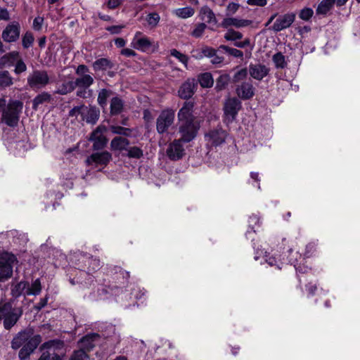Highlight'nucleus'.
I'll list each match as a JSON object with an SVG mask.
<instances>
[{
  "mask_svg": "<svg viewBox=\"0 0 360 360\" xmlns=\"http://www.w3.org/2000/svg\"><path fill=\"white\" fill-rule=\"evenodd\" d=\"M43 352L40 358L43 360H62L65 349L64 342L60 340H52L44 342L40 347Z\"/></svg>",
  "mask_w": 360,
  "mask_h": 360,
  "instance_id": "nucleus-1",
  "label": "nucleus"
},
{
  "mask_svg": "<svg viewBox=\"0 0 360 360\" xmlns=\"http://www.w3.org/2000/svg\"><path fill=\"white\" fill-rule=\"evenodd\" d=\"M76 259V267L87 274H91L101 267V262L97 258H94L87 253H78L75 256Z\"/></svg>",
  "mask_w": 360,
  "mask_h": 360,
  "instance_id": "nucleus-2",
  "label": "nucleus"
},
{
  "mask_svg": "<svg viewBox=\"0 0 360 360\" xmlns=\"http://www.w3.org/2000/svg\"><path fill=\"white\" fill-rule=\"evenodd\" d=\"M22 109V103L19 101H11L2 114L3 121L10 127L17 125L19 120V115Z\"/></svg>",
  "mask_w": 360,
  "mask_h": 360,
  "instance_id": "nucleus-3",
  "label": "nucleus"
},
{
  "mask_svg": "<svg viewBox=\"0 0 360 360\" xmlns=\"http://www.w3.org/2000/svg\"><path fill=\"white\" fill-rule=\"evenodd\" d=\"M16 257L8 252H3L0 255V281L10 278L13 274V268Z\"/></svg>",
  "mask_w": 360,
  "mask_h": 360,
  "instance_id": "nucleus-4",
  "label": "nucleus"
},
{
  "mask_svg": "<svg viewBox=\"0 0 360 360\" xmlns=\"http://www.w3.org/2000/svg\"><path fill=\"white\" fill-rule=\"evenodd\" d=\"M49 83V77L45 70H35L27 77V84L32 89H39Z\"/></svg>",
  "mask_w": 360,
  "mask_h": 360,
  "instance_id": "nucleus-5",
  "label": "nucleus"
},
{
  "mask_svg": "<svg viewBox=\"0 0 360 360\" xmlns=\"http://www.w3.org/2000/svg\"><path fill=\"white\" fill-rule=\"evenodd\" d=\"M227 133L222 128L210 129L205 134V141L207 147H217L226 141Z\"/></svg>",
  "mask_w": 360,
  "mask_h": 360,
  "instance_id": "nucleus-6",
  "label": "nucleus"
},
{
  "mask_svg": "<svg viewBox=\"0 0 360 360\" xmlns=\"http://www.w3.org/2000/svg\"><path fill=\"white\" fill-rule=\"evenodd\" d=\"M241 108V102L236 98H230L224 103V122L227 124L232 122Z\"/></svg>",
  "mask_w": 360,
  "mask_h": 360,
  "instance_id": "nucleus-7",
  "label": "nucleus"
},
{
  "mask_svg": "<svg viewBox=\"0 0 360 360\" xmlns=\"http://www.w3.org/2000/svg\"><path fill=\"white\" fill-rule=\"evenodd\" d=\"M89 72L88 68L84 65H79L77 70L76 74L79 76L73 82L75 87L78 88H89L94 83L93 77L87 74Z\"/></svg>",
  "mask_w": 360,
  "mask_h": 360,
  "instance_id": "nucleus-8",
  "label": "nucleus"
},
{
  "mask_svg": "<svg viewBox=\"0 0 360 360\" xmlns=\"http://www.w3.org/2000/svg\"><path fill=\"white\" fill-rule=\"evenodd\" d=\"M199 126L194 122L180 123L179 131L181 141L188 143L194 139L197 135Z\"/></svg>",
  "mask_w": 360,
  "mask_h": 360,
  "instance_id": "nucleus-9",
  "label": "nucleus"
},
{
  "mask_svg": "<svg viewBox=\"0 0 360 360\" xmlns=\"http://www.w3.org/2000/svg\"><path fill=\"white\" fill-rule=\"evenodd\" d=\"M106 127L103 125H99L91 134L89 141L93 142L94 150L103 149L107 144L108 139L104 136Z\"/></svg>",
  "mask_w": 360,
  "mask_h": 360,
  "instance_id": "nucleus-10",
  "label": "nucleus"
},
{
  "mask_svg": "<svg viewBox=\"0 0 360 360\" xmlns=\"http://www.w3.org/2000/svg\"><path fill=\"white\" fill-rule=\"evenodd\" d=\"M41 342L40 335H36L28 342L23 345L19 352L20 360H30V354L37 349Z\"/></svg>",
  "mask_w": 360,
  "mask_h": 360,
  "instance_id": "nucleus-11",
  "label": "nucleus"
},
{
  "mask_svg": "<svg viewBox=\"0 0 360 360\" xmlns=\"http://www.w3.org/2000/svg\"><path fill=\"white\" fill-rule=\"evenodd\" d=\"M34 330L32 328H27L24 330L19 332L11 341V347L13 349H18L21 346L25 345L34 337Z\"/></svg>",
  "mask_w": 360,
  "mask_h": 360,
  "instance_id": "nucleus-12",
  "label": "nucleus"
},
{
  "mask_svg": "<svg viewBox=\"0 0 360 360\" xmlns=\"http://www.w3.org/2000/svg\"><path fill=\"white\" fill-rule=\"evenodd\" d=\"M174 111L172 109H166L159 115V134L167 131L174 120Z\"/></svg>",
  "mask_w": 360,
  "mask_h": 360,
  "instance_id": "nucleus-13",
  "label": "nucleus"
},
{
  "mask_svg": "<svg viewBox=\"0 0 360 360\" xmlns=\"http://www.w3.org/2000/svg\"><path fill=\"white\" fill-rule=\"evenodd\" d=\"M184 148L180 139L174 140L167 149V155L172 160H178L184 155Z\"/></svg>",
  "mask_w": 360,
  "mask_h": 360,
  "instance_id": "nucleus-14",
  "label": "nucleus"
},
{
  "mask_svg": "<svg viewBox=\"0 0 360 360\" xmlns=\"http://www.w3.org/2000/svg\"><path fill=\"white\" fill-rule=\"evenodd\" d=\"M100 335L96 333H89L84 336L78 342L80 349H83L86 352L93 349L96 346V344L100 340Z\"/></svg>",
  "mask_w": 360,
  "mask_h": 360,
  "instance_id": "nucleus-15",
  "label": "nucleus"
},
{
  "mask_svg": "<svg viewBox=\"0 0 360 360\" xmlns=\"http://www.w3.org/2000/svg\"><path fill=\"white\" fill-rule=\"evenodd\" d=\"M112 155L108 151L101 153H94L91 154L86 160L88 165L95 164L96 165H107L111 160Z\"/></svg>",
  "mask_w": 360,
  "mask_h": 360,
  "instance_id": "nucleus-16",
  "label": "nucleus"
},
{
  "mask_svg": "<svg viewBox=\"0 0 360 360\" xmlns=\"http://www.w3.org/2000/svg\"><path fill=\"white\" fill-rule=\"evenodd\" d=\"M20 37V27L18 24H8L2 32V38L6 42H13Z\"/></svg>",
  "mask_w": 360,
  "mask_h": 360,
  "instance_id": "nucleus-17",
  "label": "nucleus"
},
{
  "mask_svg": "<svg viewBox=\"0 0 360 360\" xmlns=\"http://www.w3.org/2000/svg\"><path fill=\"white\" fill-rule=\"evenodd\" d=\"M195 83L193 79H188L180 86L178 94L181 98L188 99L194 94Z\"/></svg>",
  "mask_w": 360,
  "mask_h": 360,
  "instance_id": "nucleus-18",
  "label": "nucleus"
},
{
  "mask_svg": "<svg viewBox=\"0 0 360 360\" xmlns=\"http://www.w3.org/2000/svg\"><path fill=\"white\" fill-rule=\"evenodd\" d=\"M193 103L185 102L183 107L178 112V118L180 123L194 122V117L192 114Z\"/></svg>",
  "mask_w": 360,
  "mask_h": 360,
  "instance_id": "nucleus-19",
  "label": "nucleus"
},
{
  "mask_svg": "<svg viewBox=\"0 0 360 360\" xmlns=\"http://www.w3.org/2000/svg\"><path fill=\"white\" fill-rule=\"evenodd\" d=\"M236 94L243 100H248L255 95V88L250 82H243L236 88Z\"/></svg>",
  "mask_w": 360,
  "mask_h": 360,
  "instance_id": "nucleus-20",
  "label": "nucleus"
},
{
  "mask_svg": "<svg viewBox=\"0 0 360 360\" xmlns=\"http://www.w3.org/2000/svg\"><path fill=\"white\" fill-rule=\"evenodd\" d=\"M285 256H287L286 261L288 262L290 264L293 265L297 271L299 272L302 271L300 266H298V262L301 260L302 255L298 252H293L292 249L288 247L286 251L283 252ZM283 262L285 261V259L283 257Z\"/></svg>",
  "mask_w": 360,
  "mask_h": 360,
  "instance_id": "nucleus-21",
  "label": "nucleus"
},
{
  "mask_svg": "<svg viewBox=\"0 0 360 360\" xmlns=\"http://www.w3.org/2000/svg\"><path fill=\"white\" fill-rule=\"evenodd\" d=\"M249 72L252 77L257 80H262L269 73V69L264 65H250Z\"/></svg>",
  "mask_w": 360,
  "mask_h": 360,
  "instance_id": "nucleus-22",
  "label": "nucleus"
},
{
  "mask_svg": "<svg viewBox=\"0 0 360 360\" xmlns=\"http://www.w3.org/2000/svg\"><path fill=\"white\" fill-rule=\"evenodd\" d=\"M22 314V311L20 308H17L15 310L11 312L8 316L3 319L4 328L6 330H10L16 324Z\"/></svg>",
  "mask_w": 360,
  "mask_h": 360,
  "instance_id": "nucleus-23",
  "label": "nucleus"
},
{
  "mask_svg": "<svg viewBox=\"0 0 360 360\" xmlns=\"http://www.w3.org/2000/svg\"><path fill=\"white\" fill-rule=\"evenodd\" d=\"M150 45V42L147 38L140 37V33H136L131 41L132 47L141 51H147Z\"/></svg>",
  "mask_w": 360,
  "mask_h": 360,
  "instance_id": "nucleus-24",
  "label": "nucleus"
},
{
  "mask_svg": "<svg viewBox=\"0 0 360 360\" xmlns=\"http://www.w3.org/2000/svg\"><path fill=\"white\" fill-rule=\"evenodd\" d=\"M20 54L18 51H12L5 54L0 58V66L1 67H11L15 65L16 61L19 59Z\"/></svg>",
  "mask_w": 360,
  "mask_h": 360,
  "instance_id": "nucleus-25",
  "label": "nucleus"
},
{
  "mask_svg": "<svg viewBox=\"0 0 360 360\" xmlns=\"http://www.w3.org/2000/svg\"><path fill=\"white\" fill-rule=\"evenodd\" d=\"M99 116L100 111L96 107H90L89 108L86 107L85 114L82 120H86L87 123L94 124L97 122Z\"/></svg>",
  "mask_w": 360,
  "mask_h": 360,
  "instance_id": "nucleus-26",
  "label": "nucleus"
},
{
  "mask_svg": "<svg viewBox=\"0 0 360 360\" xmlns=\"http://www.w3.org/2000/svg\"><path fill=\"white\" fill-rule=\"evenodd\" d=\"M115 274V279L118 280V282L122 285H126L129 283L130 277V273L127 271L124 270L122 267L115 266L112 269Z\"/></svg>",
  "mask_w": 360,
  "mask_h": 360,
  "instance_id": "nucleus-27",
  "label": "nucleus"
},
{
  "mask_svg": "<svg viewBox=\"0 0 360 360\" xmlns=\"http://www.w3.org/2000/svg\"><path fill=\"white\" fill-rule=\"evenodd\" d=\"M129 144V141L121 136L115 137L110 143V147L112 150L122 151L127 149V146Z\"/></svg>",
  "mask_w": 360,
  "mask_h": 360,
  "instance_id": "nucleus-28",
  "label": "nucleus"
},
{
  "mask_svg": "<svg viewBox=\"0 0 360 360\" xmlns=\"http://www.w3.org/2000/svg\"><path fill=\"white\" fill-rule=\"evenodd\" d=\"M41 284L39 278H37L32 282L31 284L28 283L27 288L25 292V295H38L41 292Z\"/></svg>",
  "mask_w": 360,
  "mask_h": 360,
  "instance_id": "nucleus-29",
  "label": "nucleus"
},
{
  "mask_svg": "<svg viewBox=\"0 0 360 360\" xmlns=\"http://www.w3.org/2000/svg\"><path fill=\"white\" fill-rule=\"evenodd\" d=\"M200 16L205 22H214L215 15L211 8L207 6H202L200 10Z\"/></svg>",
  "mask_w": 360,
  "mask_h": 360,
  "instance_id": "nucleus-30",
  "label": "nucleus"
},
{
  "mask_svg": "<svg viewBox=\"0 0 360 360\" xmlns=\"http://www.w3.org/2000/svg\"><path fill=\"white\" fill-rule=\"evenodd\" d=\"M335 4V0H322L316 8L317 15H326Z\"/></svg>",
  "mask_w": 360,
  "mask_h": 360,
  "instance_id": "nucleus-31",
  "label": "nucleus"
},
{
  "mask_svg": "<svg viewBox=\"0 0 360 360\" xmlns=\"http://www.w3.org/2000/svg\"><path fill=\"white\" fill-rule=\"evenodd\" d=\"M124 108L123 101L118 98L114 97L110 101V113L112 115H119L122 112Z\"/></svg>",
  "mask_w": 360,
  "mask_h": 360,
  "instance_id": "nucleus-32",
  "label": "nucleus"
},
{
  "mask_svg": "<svg viewBox=\"0 0 360 360\" xmlns=\"http://www.w3.org/2000/svg\"><path fill=\"white\" fill-rule=\"evenodd\" d=\"M112 91L109 89H102L98 95L97 101L98 105L104 108L107 105V101L108 98L112 95Z\"/></svg>",
  "mask_w": 360,
  "mask_h": 360,
  "instance_id": "nucleus-33",
  "label": "nucleus"
},
{
  "mask_svg": "<svg viewBox=\"0 0 360 360\" xmlns=\"http://www.w3.org/2000/svg\"><path fill=\"white\" fill-rule=\"evenodd\" d=\"M13 83V77L8 71H0V89L10 86Z\"/></svg>",
  "mask_w": 360,
  "mask_h": 360,
  "instance_id": "nucleus-34",
  "label": "nucleus"
},
{
  "mask_svg": "<svg viewBox=\"0 0 360 360\" xmlns=\"http://www.w3.org/2000/svg\"><path fill=\"white\" fill-rule=\"evenodd\" d=\"M93 68L94 70L98 71V70H105L108 68H112V63L111 62L107 59V58H100L96 60L93 63Z\"/></svg>",
  "mask_w": 360,
  "mask_h": 360,
  "instance_id": "nucleus-35",
  "label": "nucleus"
},
{
  "mask_svg": "<svg viewBox=\"0 0 360 360\" xmlns=\"http://www.w3.org/2000/svg\"><path fill=\"white\" fill-rule=\"evenodd\" d=\"M199 83L203 88L211 87L214 84V79L211 73L205 72L199 76Z\"/></svg>",
  "mask_w": 360,
  "mask_h": 360,
  "instance_id": "nucleus-36",
  "label": "nucleus"
},
{
  "mask_svg": "<svg viewBox=\"0 0 360 360\" xmlns=\"http://www.w3.org/2000/svg\"><path fill=\"white\" fill-rule=\"evenodd\" d=\"M51 95L46 92H43L37 95L32 101V108L37 110L38 106L46 101H50Z\"/></svg>",
  "mask_w": 360,
  "mask_h": 360,
  "instance_id": "nucleus-37",
  "label": "nucleus"
},
{
  "mask_svg": "<svg viewBox=\"0 0 360 360\" xmlns=\"http://www.w3.org/2000/svg\"><path fill=\"white\" fill-rule=\"evenodd\" d=\"M175 14L181 18H188L194 15L195 11L191 7L180 8L174 11Z\"/></svg>",
  "mask_w": 360,
  "mask_h": 360,
  "instance_id": "nucleus-38",
  "label": "nucleus"
},
{
  "mask_svg": "<svg viewBox=\"0 0 360 360\" xmlns=\"http://www.w3.org/2000/svg\"><path fill=\"white\" fill-rule=\"evenodd\" d=\"M230 78L228 75H220L216 82L215 89L217 91H221L224 89L229 82Z\"/></svg>",
  "mask_w": 360,
  "mask_h": 360,
  "instance_id": "nucleus-39",
  "label": "nucleus"
},
{
  "mask_svg": "<svg viewBox=\"0 0 360 360\" xmlns=\"http://www.w3.org/2000/svg\"><path fill=\"white\" fill-rule=\"evenodd\" d=\"M273 62L276 68H284L287 63L285 62V56L280 52L276 53L273 56Z\"/></svg>",
  "mask_w": 360,
  "mask_h": 360,
  "instance_id": "nucleus-40",
  "label": "nucleus"
},
{
  "mask_svg": "<svg viewBox=\"0 0 360 360\" xmlns=\"http://www.w3.org/2000/svg\"><path fill=\"white\" fill-rule=\"evenodd\" d=\"M110 131L112 134L122 135L124 136H129L131 133V129L120 126H111Z\"/></svg>",
  "mask_w": 360,
  "mask_h": 360,
  "instance_id": "nucleus-41",
  "label": "nucleus"
},
{
  "mask_svg": "<svg viewBox=\"0 0 360 360\" xmlns=\"http://www.w3.org/2000/svg\"><path fill=\"white\" fill-rule=\"evenodd\" d=\"M170 54L183 63L186 68H188V57L186 55L181 53L176 49H172Z\"/></svg>",
  "mask_w": 360,
  "mask_h": 360,
  "instance_id": "nucleus-42",
  "label": "nucleus"
},
{
  "mask_svg": "<svg viewBox=\"0 0 360 360\" xmlns=\"http://www.w3.org/2000/svg\"><path fill=\"white\" fill-rule=\"evenodd\" d=\"M75 89L73 82H68L66 83H63L58 88L57 92L61 95H65L71 91H72Z\"/></svg>",
  "mask_w": 360,
  "mask_h": 360,
  "instance_id": "nucleus-43",
  "label": "nucleus"
},
{
  "mask_svg": "<svg viewBox=\"0 0 360 360\" xmlns=\"http://www.w3.org/2000/svg\"><path fill=\"white\" fill-rule=\"evenodd\" d=\"M219 49L224 50L226 53L235 58H242L243 56V52L236 49L230 48L225 45H221Z\"/></svg>",
  "mask_w": 360,
  "mask_h": 360,
  "instance_id": "nucleus-44",
  "label": "nucleus"
},
{
  "mask_svg": "<svg viewBox=\"0 0 360 360\" xmlns=\"http://www.w3.org/2000/svg\"><path fill=\"white\" fill-rule=\"evenodd\" d=\"M28 283L25 281H20L18 283L13 290V292L15 296H19L22 294L25 295V292L27 288Z\"/></svg>",
  "mask_w": 360,
  "mask_h": 360,
  "instance_id": "nucleus-45",
  "label": "nucleus"
},
{
  "mask_svg": "<svg viewBox=\"0 0 360 360\" xmlns=\"http://www.w3.org/2000/svg\"><path fill=\"white\" fill-rule=\"evenodd\" d=\"M70 360H89V356L85 351L79 349L73 352Z\"/></svg>",
  "mask_w": 360,
  "mask_h": 360,
  "instance_id": "nucleus-46",
  "label": "nucleus"
},
{
  "mask_svg": "<svg viewBox=\"0 0 360 360\" xmlns=\"http://www.w3.org/2000/svg\"><path fill=\"white\" fill-rule=\"evenodd\" d=\"M85 110H86V106L84 105L75 106L70 110L69 116L77 117L78 115H81L82 117H83V116L85 114Z\"/></svg>",
  "mask_w": 360,
  "mask_h": 360,
  "instance_id": "nucleus-47",
  "label": "nucleus"
},
{
  "mask_svg": "<svg viewBox=\"0 0 360 360\" xmlns=\"http://www.w3.org/2000/svg\"><path fill=\"white\" fill-rule=\"evenodd\" d=\"M313 14V9L306 7L300 11L299 18L304 21H308L312 17Z\"/></svg>",
  "mask_w": 360,
  "mask_h": 360,
  "instance_id": "nucleus-48",
  "label": "nucleus"
},
{
  "mask_svg": "<svg viewBox=\"0 0 360 360\" xmlns=\"http://www.w3.org/2000/svg\"><path fill=\"white\" fill-rule=\"evenodd\" d=\"M243 37L242 34L239 32L233 30H228L224 35V38L228 41H235L241 39Z\"/></svg>",
  "mask_w": 360,
  "mask_h": 360,
  "instance_id": "nucleus-49",
  "label": "nucleus"
},
{
  "mask_svg": "<svg viewBox=\"0 0 360 360\" xmlns=\"http://www.w3.org/2000/svg\"><path fill=\"white\" fill-rule=\"evenodd\" d=\"M34 42V37L33 34L30 32H27L24 36L22 37V44L25 49H28L30 47Z\"/></svg>",
  "mask_w": 360,
  "mask_h": 360,
  "instance_id": "nucleus-50",
  "label": "nucleus"
},
{
  "mask_svg": "<svg viewBox=\"0 0 360 360\" xmlns=\"http://www.w3.org/2000/svg\"><path fill=\"white\" fill-rule=\"evenodd\" d=\"M295 16L296 14L295 13H288L276 19V22H293Z\"/></svg>",
  "mask_w": 360,
  "mask_h": 360,
  "instance_id": "nucleus-51",
  "label": "nucleus"
},
{
  "mask_svg": "<svg viewBox=\"0 0 360 360\" xmlns=\"http://www.w3.org/2000/svg\"><path fill=\"white\" fill-rule=\"evenodd\" d=\"M143 155L141 149L138 147H131L127 150V156L132 158H140Z\"/></svg>",
  "mask_w": 360,
  "mask_h": 360,
  "instance_id": "nucleus-52",
  "label": "nucleus"
},
{
  "mask_svg": "<svg viewBox=\"0 0 360 360\" xmlns=\"http://www.w3.org/2000/svg\"><path fill=\"white\" fill-rule=\"evenodd\" d=\"M27 70V66L23 60L19 58V59L15 63V70L14 72L15 74L19 75L22 72H25Z\"/></svg>",
  "mask_w": 360,
  "mask_h": 360,
  "instance_id": "nucleus-53",
  "label": "nucleus"
},
{
  "mask_svg": "<svg viewBox=\"0 0 360 360\" xmlns=\"http://www.w3.org/2000/svg\"><path fill=\"white\" fill-rule=\"evenodd\" d=\"M240 5L237 3L231 2L228 4L226 6V15H232L238 10Z\"/></svg>",
  "mask_w": 360,
  "mask_h": 360,
  "instance_id": "nucleus-54",
  "label": "nucleus"
},
{
  "mask_svg": "<svg viewBox=\"0 0 360 360\" xmlns=\"http://www.w3.org/2000/svg\"><path fill=\"white\" fill-rule=\"evenodd\" d=\"M205 24H198V25L191 32V35L196 38L201 37L205 30Z\"/></svg>",
  "mask_w": 360,
  "mask_h": 360,
  "instance_id": "nucleus-55",
  "label": "nucleus"
},
{
  "mask_svg": "<svg viewBox=\"0 0 360 360\" xmlns=\"http://www.w3.org/2000/svg\"><path fill=\"white\" fill-rule=\"evenodd\" d=\"M281 260H283V259H281L278 261L277 259L274 256L269 257L268 259H266L267 264L269 266H276L278 269H281V264L283 263V262H281Z\"/></svg>",
  "mask_w": 360,
  "mask_h": 360,
  "instance_id": "nucleus-56",
  "label": "nucleus"
},
{
  "mask_svg": "<svg viewBox=\"0 0 360 360\" xmlns=\"http://www.w3.org/2000/svg\"><path fill=\"white\" fill-rule=\"evenodd\" d=\"M201 50L203 54V57L211 58L214 55V53H217L214 49L207 46H203Z\"/></svg>",
  "mask_w": 360,
  "mask_h": 360,
  "instance_id": "nucleus-57",
  "label": "nucleus"
},
{
  "mask_svg": "<svg viewBox=\"0 0 360 360\" xmlns=\"http://www.w3.org/2000/svg\"><path fill=\"white\" fill-rule=\"evenodd\" d=\"M260 219L259 217L257 215L252 214L250 217L249 219V226L252 229L253 232H256V230H255V227L253 226V224L255 225L258 224L259 225Z\"/></svg>",
  "mask_w": 360,
  "mask_h": 360,
  "instance_id": "nucleus-58",
  "label": "nucleus"
},
{
  "mask_svg": "<svg viewBox=\"0 0 360 360\" xmlns=\"http://www.w3.org/2000/svg\"><path fill=\"white\" fill-rule=\"evenodd\" d=\"M316 245L314 243H309L306 245L304 257H309L315 251Z\"/></svg>",
  "mask_w": 360,
  "mask_h": 360,
  "instance_id": "nucleus-59",
  "label": "nucleus"
},
{
  "mask_svg": "<svg viewBox=\"0 0 360 360\" xmlns=\"http://www.w3.org/2000/svg\"><path fill=\"white\" fill-rule=\"evenodd\" d=\"M143 119L146 123L147 127H149V124L151 123L152 120H153V116L151 114V112L146 109L143 111Z\"/></svg>",
  "mask_w": 360,
  "mask_h": 360,
  "instance_id": "nucleus-60",
  "label": "nucleus"
},
{
  "mask_svg": "<svg viewBox=\"0 0 360 360\" xmlns=\"http://www.w3.org/2000/svg\"><path fill=\"white\" fill-rule=\"evenodd\" d=\"M247 76V70L246 69H241L240 70L238 71L234 77H233V80L235 82H238L240 79H243L244 78H245Z\"/></svg>",
  "mask_w": 360,
  "mask_h": 360,
  "instance_id": "nucleus-61",
  "label": "nucleus"
},
{
  "mask_svg": "<svg viewBox=\"0 0 360 360\" xmlns=\"http://www.w3.org/2000/svg\"><path fill=\"white\" fill-rule=\"evenodd\" d=\"M108 333H103V336L104 338H109L112 336V335H115V327L113 325H108L107 326Z\"/></svg>",
  "mask_w": 360,
  "mask_h": 360,
  "instance_id": "nucleus-62",
  "label": "nucleus"
},
{
  "mask_svg": "<svg viewBox=\"0 0 360 360\" xmlns=\"http://www.w3.org/2000/svg\"><path fill=\"white\" fill-rule=\"evenodd\" d=\"M247 3L250 6L263 7L267 4V0H248Z\"/></svg>",
  "mask_w": 360,
  "mask_h": 360,
  "instance_id": "nucleus-63",
  "label": "nucleus"
},
{
  "mask_svg": "<svg viewBox=\"0 0 360 360\" xmlns=\"http://www.w3.org/2000/svg\"><path fill=\"white\" fill-rule=\"evenodd\" d=\"M48 300H49L48 296H46L45 297L40 299L39 302L35 305L34 308L37 311L41 310L42 308H44L47 304Z\"/></svg>",
  "mask_w": 360,
  "mask_h": 360,
  "instance_id": "nucleus-64",
  "label": "nucleus"
}]
</instances>
